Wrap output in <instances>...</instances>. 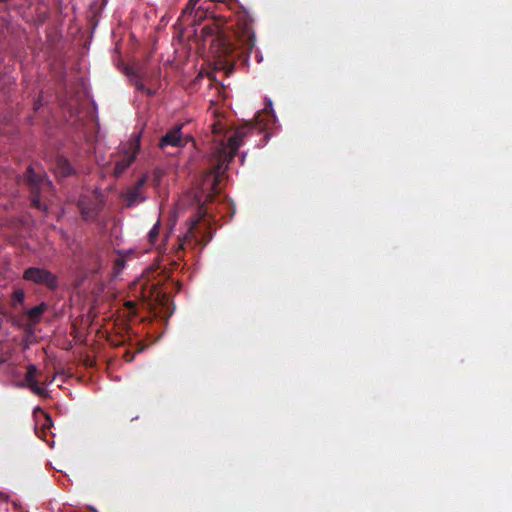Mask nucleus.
Instances as JSON below:
<instances>
[{"instance_id":"nucleus-21","label":"nucleus","mask_w":512,"mask_h":512,"mask_svg":"<svg viewBox=\"0 0 512 512\" xmlns=\"http://www.w3.org/2000/svg\"><path fill=\"white\" fill-rule=\"evenodd\" d=\"M107 331H102L100 328H98L97 334H98V340L102 337H106L105 334Z\"/></svg>"},{"instance_id":"nucleus-10","label":"nucleus","mask_w":512,"mask_h":512,"mask_svg":"<svg viewBox=\"0 0 512 512\" xmlns=\"http://www.w3.org/2000/svg\"><path fill=\"white\" fill-rule=\"evenodd\" d=\"M27 183L32 190H36L43 185H51V182L48 179H44L43 177L36 175L32 166H29L27 169Z\"/></svg>"},{"instance_id":"nucleus-15","label":"nucleus","mask_w":512,"mask_h":512,"mask_svg":"<svg viewBox=\"0 0 512 512\" xmlns=\"http://www.w3.org/2000/svg\"><path fill=\"white\" fill-rule=\"evenodd\" d=\"M127 74L130 77L136 78V81H135L136 89L139 90V91L144 92L146 87H145V85L141 81V76L137 72H134L132 69L127 70Z\"/></svg>"},{"instance_id":"nucleus-1","label":"nucleus","mask_w":512,"mask_h":512,"mask_svg":"<svg viewBox=\"0 0 512 512\" xmlns=\"http://www.w3.org/2000/svg\"><path fill=\"white\" fill-rule=\"evenodd\" d=\"M253 126L244 124L239 126L225 142L223 134L224 126L221 122L212 125V132L217 143L211 158V169L206 175L204 185L215 194L219 193L218 185L221 182L229 163L236 156L238 149L243 145L244 138L252 131Z\"/></svg>"},{"instance_id":"nucleus-17","label":"nucleus","mask_w":512,"mask_h":512,"mask_svg":"<svg viewBox=\"0 0 512 512\" xmlns=\"http://www.w3.org/2000/svg\"><path fill=\"white\" fill-rule=\"evenodd\" d=\"M199 2V0H189L185 9L184 13L192 12L196 6V4Z\"/></svg>"},{"instance_id":"nucleus-3","label":"nucleus","mask_w":512,"mask_h":512,"mask_svg":"<svg viewBox=\"0 0 512 512\" xmlns=\"http://www.w3.org/2000/svg\"><path fill=\"white\" fill-rule=\"evenodd\" d=\"M125 267V259L123 256L118 255L114 261L111 271L107 272V277L110 278V281L104 285L102 284L100 287V284L98 283V302H102V305H104V302H110L111 300L116 298L117 291L116 288L113 285V279L116 278L121 271ZM100 310V303H98V311Z\"/></svg>"},{"instance_id":"nucleus-28","label":"nucleus","mask_w":512,"mask_h":512,"mask_svg":"<svg viewBox=\"0 0 512 512\" xmlns=\"http://www.w3.org/2000/svg\"><path fill=\"white\" fill-rule=\"evenodd\" d=\"M107 0H103L102 4L105 5Z\"/></svg>"},{"instance_id":"nucleus-11","label":"nucleus","mask_w":512,"mask_h":512,"mask_svg":"<svg viewBox=\"0 0 512 512\" xmlns=\"http://www.w3.org/2000/svg\"><path fill=\"white\" fill-rule=\"evenodd\" d=\"M55 174L59 177H66L73 173V169L67 159L58 157L55 163Z\"/></svg>"},{"instance_id":"nucleus-22","label":"nucleus","mask_w":512,"mask_h":512,"mask_svg":"<svg viewBox=\"0 0 512 512\" xmlns=\"http://www.w3.org/2000/svg\"><path fill=\"white\" fill-rule=\"evenodd\" d=\"M124 357H125L126 361H128V362L132 361L134 358V356L130 355L129 352H126Z\"/></svg>"},{"instance_id":"nucleus-27","label":"nucleus","mask_w":512,"mask_h":512,"mask_svg":"<svg viewBox=\"0 0 512 512\" xmlns=\"http://www.w3.org/2000/svg\"><path fill=\"white\" fill-rule=\"evenodd\" d=\"M97 271H98V274H99L100 273V265L99 264H98Z\"/></svg>"},{"instance_id":"nucleus-14","label":"nucleus","mask_w":512,"mask_h":512,"mask_svg":"<svg viewBox=\"0 0 512 512\" xmlns=\"http://www.w3.org/2000/svg\"><path fill=\"white\" fill-rule=\"evenodd\" d=\"M160 233V222L157 221L148 233V240L151 244H155Z\"/></svg>"},{"instance_id":"nucleus-4","label":"nucleus","mask_w":512,"mask_h":512,"mask_svg":"<svg viewBox=\"0 0 512 512\" xmlns=\"http://www.w3.org/2000/svg\"><path fill=\"white\" fill-rule=\"evenodd\" d=\"M141 147V134H133L125 149V153L115 164L114 174L120 176L136 159Z\"/></svg>"},{"instance_id":"nucleus-7","label":"nucleus","mask_w":512,"mask_h":512,"mask_svg":"<svg viewBox=\"0 0 512 512\" xmlns=\"http://www.w3.org/2000/svg\"><path fill=\"white\" fill-rule=\"evenodd\" d=\"M182 125H177L166 132L159 141V147L164 149L166 146L173 147H182L185 145L183 143L182 135H181Z\"/></svg>"},{"instance_id":"nucleus-12","label":"nucleus","mask_w":512,"mask_h":512,"mask_svg":"<svg viewBox=\"0 0 512 512\" xmlns=\"http://www.w3.org/2000/svg\"><path fill=\"white\" fill-rule=\"evenodd\" d=\"M199 221H200L199 219H196L195 221H193L191 223V226L189 227L187 233L185 234L184 238L183 239H179V244H178L177 251H176V255H177L178 258H180V256L178 255L179 252H181L184 249L185 241L188 238L195 237L194 234H193V230L196 228V226L198 225Z\"/></svg>"},{"instance_id":"nucleus-20","label":"nucleus","mask_w":512,"mask_h":512,"mask_svg":"<svg viewBox=\"0 0 512 512\" xmlns=\"http://www.w3.org/2000/svg\"><path fill=\"white\" fill-rule=\"evenodd\" d=\"M125 306L127 307V309H129V311L132 313V314H135L136 313V306L137 304L134 302V301H127L125 303Z\"/></svg>"},{"instance_id":"nucleus-6","label":"nucleus","mask_w":512,"mask_h":512,"mask_svg":"<svg viewBox=\"0 0 512 512\" xmlns=\"http://www.w3.org/2000/svg\"><path fill=\"white\" fill-rule=\"evenodd\" d=\"M23 278L36 284L46 285L49 288L57 286V277L50 271L37 267H30L24 271Z\"/></svg>"},{"instance_id":"nucleus-13","label":"nucleus","mask_w":512,"mask_h":512,"mask_svg":"<svg viewBox=\"0 0 512 512\" xmlns=\"http://www.w3.org/2000/svg\"><path fill=\"white\" fill-rule=\"evenodd\" d=\"M45 309H46V305L44 303H41L40 305L35 306V307L31 308L30 310H28L27 314L31 320L37 321Z\"/></svg>"},{"instance_id":"nucleus-8","label":"nucleus","mask_w":512,"mask_h":512,"mask_svg":"<svg viewBox=\"0 0 512 512\" xmlns=\"http://www.w3.org/2000/svg\"><path fill=\"white\" fill-rule=\"evenodd\" d=\"M140 289V298L143 302L157 301L160 298V292L155 284L140 281L135 284V290Z\"/></svg>"},{"instance_id":"nucleus-23","label":"nucleus","mask_w":512,"mask_h":512,"mask_svg":"<svg viewBox=\"0 0 512 512\" xmlns=\"http://www.w3.org/2000/svg\"><path fill=\"white\" fill-rule=\"evenodd\" d=\"M144 92H145L147 95H149V96H153V95H154V93H155V92H154L153 90H151L150 88H145Z\"/></svg>"},{"instance_id":"nucleus-18","label":"nucleus","mask_w":512,"mask_h":512,"mask_svg":"<svg viewBox=\"0 0 512 512\" xmlns=\"http://www.w3.org/2000/svg\"><path fill=\"white\" fill-rule=\"evenodd\" d=\"M199 2V0H189L185 9L184 13L192 12L196 6V4Z\"/></svg>"},{"instance_id":"nucleus-9","label":"nucleus","mask_w":512,"mask_h":512,"mask_svg":"<svg viewBox=\"0 0 512 512\" xmlns=\"http://www.w3.org/2000/svg\"><path fill=\"white\" fill-rule=\"evenodd\" d=\"M37 367L33 364H30L27 367V372L25 375V381L27 386L38 396H46L47 391L44 387L40 386L36 380Z\"/></svg>"},{"instance_id":"nucleus-19","label":"nucleus","mask_w":512,"mask_h":512,"mask_svg":"<svg viewBox=\"0 0 512 512\" xmlns=\"http://www.w3.org/2000/svg\"><path fill=\"white\" fill-rule=\"evenodd\" d=\"M32 204L34 207H36L37 209H43V210H46L47 207L46 206H42L41 202H40V198L38 196H34L33 199H32Z\"/></svg>"},{"instance_id":"nucleus-24","label":"nucleus","mask_w":512,"mask_h":512,"mask_svg":"<svg viewBox=\"0 0 512 512\" xmlns=\"http://www.w3.org/2000/svg\"><path fill=\"white\" fill-rule=\"evenodd\" d=\"M199 211H203V214L205 216L206 214H208V207L200 206Z\"/></svg>"},{"instance_id":"nucleus-16","label":"nucleus","mask_w":512,"mask_h":512,"mask_svg":"<svg viewBox=\"0 0 512 512\" xmlns=\"http://www.w3.org/2000/svg\"><path fill=\"white\" fill-rule=\"evenodd\" d=\"M25 293L23 290L18 289L15 290L12 294V304L16 306L17 304H21L24 301Z\"/></svg>"},{"instance_id":"nucleus-2","label":"nucleus","mask_w":512,"mask_h":512,"mask_svg":"<svg viewBox=\"0 0 512 512\" xmlns=\"http://www.w3.org/2000/svg\"><path fill=\"white\" fill-rule=\"evenodd\" d=\"M236 43L231 41L217 22L205 25L201 30V36L204 41L212 38L211 47H215V52L219 57L231 55L237 48H241L249 54L255 45V33L253 30V19L246 11L236 13Z\"/></svg>"},{"instance_id":"nucleus-25","label":"nucleus","mask_w":512,"mask_h":512,"mask_svg":"<svg viewBox=\"0 0 512 512\" xmlns=\"http://www.w3.org/2000/svg\"><path fill=\"white\" fill-rule=\"evenodd\" d=\"M213 198H214V195L211 194V193H208L207 196H206V201L212 202Z\"/></svg>"},{"instance_id":"nucleus-5","label":"nucleus","mask_w":512,"mask_h":512,"mask_svg":"<svg viewBox=\"0 0 512 512\" xmlns=\"http://www.w3.org/2000/svg\"><path fill=\"white\" fill-rule=\"evenodd\" d=\"M147 179V175H143L133 186L128 187L121 194V198L125 202L126 207H133L146 200V196L144 195V187L147 183Z\"/></svg>"},{"instance_id":"nucleus-26","label":"nucleus","mask_w":512,"mask_h":512,"mask_svg":"<svg viewBox=\"0 0 512 512\" xmlns=\"http://www.w3.org/2000/svg\"><path fill=\"white\" fill-rule=\"evenodd\" d=\"M154 174H156L157 179H159V177H160V172H159V171H154Z\"/></svg>"}]
</instances>
